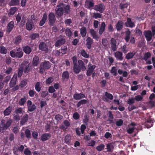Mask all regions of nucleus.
Segmentation results:
<instances>
[{
    "instance_id": "nucleus-1",
    "label": "nucleus",
    "mask_w": 155,
    "mask_h": 155,
    "mask_svg": "<svg viewBox=\"0 0 155 155\" xmlns=\"http://www.w3.org/2000/svg\"><path fill=\"white\" fill-rule=\"evenodd\" d=\"M12 122V119L8 120L6 122L4 119H2L0 122V132L3 133L5 130H7L11 125Z\"/></svg>"
},
{
    "instance_id": "nucleus-2",
    "label": "nucleus",
    "mask_w": 155,
    "mask_h": 155,
    "mask_svg": "<svg viewBox=\"0 0 155 155\" xmlns=\"http://www.w3.org/2000/svg\"><path fill=\"white\" fill-rule=\"evenodd\" d=\"M51 64L48 61H45L41 62L40 66V73L43 74L46 70L49 69L51 68Z\"/></svg>"
},
{
    "instance_id": "nucleus-3",
    "label": "nucleus",
    "mask_w": 155,
    "mask_h": 155,
    "mask_svg": "<svg viewBox=\"0 0 155 155\" xmlns=\"http://www.w3.org/2000/svg\"><path fill=\"white\" fill-rule=\"evenodd\" d=\"M21 67H23L24 72L25 73H28L30 71L31 68V65L30 64L26 62H22L21 64Z\"/></svg>"
},
{
    "instance_id": "nucleus-4",
    "label": "nucleus",
    "mask_w": 155,
    "mask_h": 155,
    "mask_svg": "<svg viewBox=\"0 0 155 155\" xmlns=\"http://www.w3.org/2000/svg\"><path fill=\"white\" fill-rule=\"evenodd\" d=\"M105 8V6L103 3H101L94 6V9L97 12L101 13H103Z\"/></svg>"
},
{
    "instance_id": "nucleus-5",
    "label": "nucleus",
    "mask_w": 155,
    "mask_h": 155,
    "mask_svg": "<svg viewBox=\"0 0 155 155\" xmlns=\"http://www.w3.org/2000/svg\"><path fill=\"white\" fill-rule=\"evenodd\" d=\"M96 68L94 65H92L89 63L87 66V70L86 75L87 76H90L93 73Z\"/></svg>"
},
{
    "instance_id": "nucleus-6",
    "label": "nucleus",
    "mask_w": 155,
    "mask_h": 155,
    "mask_svg": "<svg viewBox=\"0 0 155 155\" xmlns=\"http://www.w3.org/2000/svg\"><path fill=\"white\" fill-rule=\"evenodd\" d=\"M56 18L54 13L51 12L48 15L49 24L50 26H53L56 21Z\"/></svg>"
},
{
    "instance_id": "nucleus-7",
    "label": "nucleus",
    "mask_w": 155,
    "mask_h": 155,
    "mask_svg": "<svg viewBox=\"0 0 155 155\" xmlns=\"http://www.w3.org/2000/svg\"><path fill=\"white\" fill-rule=\"evenodd\" d=\"M110 50L113 51H115L117 49V41L116 40L113 38H112L110 40Z\"/></svg>"
},
{
    "instance_id": "nucleus-8",
    "label": "nucleus",
    "mask_w": 155,
    "mask_h": 155,
    "mask_svg": "<svg viewBox=\"0 0 155 155\" xmlns=\"http://www.w3.org/2000/svg\"><path fill=\"white\" fill-rule=\"evenodd\" d=\"M144 35L147 41H150L151 40L152 37L153 36V35L151 32L150 30L145 31Z\"/></svg>"
},
{
    "instance_id": "nucleus-9",
    "label": "nucleus",
    "mask_w": 155,
    "mask_h": 155,
    "mask_svg": "<svg viewBox=\"0 0 155 155\" xmlns=\"http://www.w3.org/2000/svg\"><path fill=\"white\" fill-rule=\"evenodd\" d=\"M125 26L132 28L135 26V25L134 23L132 21L131 18H127V21L124 24Z\"/></svg>"
},
{
    "instance_id": "nucleus-10",
    "label": "nucleus",
    "mask_w": 155,
    "mask_h": 155,
    "mask_svg": "<svg viewBox=\"0 0 155 155\" xmlns=\"http://www.w3.org/2000/svg\"><path fill=\"white\" fill-rule=\"evenodd\" d=\"M34 27L32 20H28L26 24V28L28 31H31Z\"/></svg>"
},
{
    "instance_id": "nucleus-11",
    "label": "nucleus",
    "mask_w": 155,
    "mask_h": 155,
    "mask_svg": "<svg viewBox=\"0 0 155 155\" xmlns=\"http://www.w3.org/2000/svg\"><path fill=\"white\" fill-rule=\"evenodd\" d=\"M123 53L119 51H117L114 53V55L118 61H122L123 60Z\"/></svg>"
},
{
    "instance_id": "nucleus-12",
    "label": "nucleus",
    "mask_w": 155,
    "mask_h": 155,
    "mask_svg": "<svg viewBox=\"0 0 155 155\" xmlns=\"http://www.w3.org/2000/svg\"><path fill=\"white\" fill-rule=\"evenodd\" d=\"M65 39L64 38H61V39L58 40L55 42V47H60L61 45L64 44L65 42Z\"/></svg>"
},
{
    "instance_id": "nucleus-13",
    "label": "nucleus",
    "mask_w": 155,
    "mask_h": 155,
    "mask_svg": "<svg viewBox=\"0 0 155 155\" xmlns=\"http://www.w3.org/2000/svg\"><path fill=\"white\" fill-rule=\"evenodd\" d=\"M14 26V22L13 21H10L8 24L6 31L8 33H10L12 30Z\"/></svg>"
},
{
    "instance_id": "nucleus-14",
    "label": "nucleus",
    "mask_w": 155,
    "mask_h": 155,
    "mask_svg": "<svg viewBox=\"0 0 155 155\" xmlns=\"http://www.w3.org/2000/svg\"><path fill=\"white\" fill-rule=\"evenodd\" d=\"M114 143L113 142L108 143L106 145V149L108 152H112L114 149Z\"/></svg>"
},
{
    "instance_id": "nucleus-15",
    "label": "nucleus",
    "mask_w": 155,
    "mask_h": 155,
    "mask_svg": "<svg viewBox=\"0 0 155 155\" xmlns=\"http://www.w3.org/2000/svg\"><path fill=\"white\" fill-rule=\"evenodd\" d=\"M39 49L42 51H47L48 48L46 44L43 42H41L39 45Z\"/></svg>"
},
{
    "instance_id": "nucleus-16",
    "label": "nucleus",
    "mask_w": 155,
    "mask_h": 155,
    "mask_svg": "<svg viewBox=\"0 0 155 155\" xmlns=\"http://www.w3.org/2000/svg\"><path fill=\"white\" fill-rule=\"evenodd\" d=\"M51 137V135L50 133H45L42 134L41 136V140L44 141L48 140Z\"/></svg>"
},
{
    "instance_id": "nucleus-17",
    "label": "nucleus",
    "mask_w": 155,
    "mask_h": 155,
    "mask_svg": "<svg viewBox=\"0 0 155 155\" xmlns=\"http://www.w3.org/2000/svg\"><path fill=\"white\" fill-rule=\"evenodd\" d=\"M12 110V107L11 106H9L6 108L3 111V114L4 116H9L11 113Z\"/></svg>"
},
{
    "instance_id": "nucleus-18",
    "label": "nucleus",
    "mask_w": 155,
    "mask_h": 155,
    "mask_svg": "<svg viewBox=\"0 0 155 155\" xmlns=\"http://www.w3.org/2000/svg\"><path fill=\"white\" fill-rule=\"evenodd\" d=\"M85 97V95L82 93H75L73 95V98L75 100H79Z\"/></svg>"
},
{
    "instance_id": "nucleus-19",
    "label": "nucleus",
    "mask_w": 155,
    "mask_h": 155,
    "mask_svg": "<svg viewBox=\"0 0 155 155\" xmlns=\"http://www.w3.org/2000/svg\"><path fill=\"white\" fill-rule=\"evenodd\" d=\"M124 27V23L121 21L119 20L116 25V28L117 31H121Z\"/></svg>"
},
{
    "instance_id": "nucleus-20",
    "label": "nucleus",
    "mask_w": 155,
    "mask_h": 155,
    "mask_svg": "<svg viewBox=\"0 0 155 155\" xmlns=\"http://www.w3.org/2000/svg\"><path fill=\"white\" fill-rule=\"evenodd\" d=\"M29 116L27 114H25L22 117L21 120L20 122V125L23 126L28 121Z\"/></svg>"
},
{
    "instance_id": "nucleus-21",
    "label": "nucleus",
    "mask_w": 155,
    "mask_h": 155,
    "mask_svg": "<svg viewBox=\"0 0 155 155\" xmlns=\"http://www.w3.org/2000/svg\"><path fill=\"white\" fill-rule=\"evenodd\" d=\"M105 96L106 97H104L103 98V100L106 102H107L108 101V99L110 100H112L113 98V95L107 92H105Z\"/></svg>"
},
{
    "instance_id": "nucleus-22",
    "label": "nucleus",
    "mask_w": 155,
    "mask_h": 155,
    "mask_svg": "<svg viewBox=\"0 0 155 155\" xmlns=\"http://www.w3.org/2000/svg\"><path fill=\"white\" fill-rule=\"evenodd\" d=\"M22 50L24 52L27 54H29L32 51V49L29 46H25L22 47Z\"/></svg>"
},
{
    "instance_id": "nucleus-23",
    "label": "nucleus",
    "mask_w": 155,
    "mask_h": 155,
    "mask_svg": "<svg viewBox=\"0 0 155 155\" xmlns=\"http://www.w3.org/2000/svg\"><path fill=\"white\" fill-rule=\"evenodd\" d=\"M86 47L88 49H90L91 48V45L93 43V40L90 37H88L86 39Z\"/></svg>"
},
{
    "instance_id": "nucleus-24",
    "label": "nucleus",
    "mask_w": 155,
    "mask_h": 155,
    "mask_svg": "<svg viewBox=\"0 0 155 155\" xmlns=\"http://www.w3.org/2000/svg\"><path fill=\"white\" fill-rule=\"evenodd\" d=\"M106 26V25L104 22H102L101 23L99 30V34L100 35H101L104 31Z\"/></svg>"
},
{
    "instance_id": "nucleus-25",
    "label": "nucleus",
    "mask_w": 155,
    "mask_h": 155,
    "mask_svg": "<svg viewBox=\"0 0 155 155\" xmlns=\"http://www.w3.org/2000/svg\"><path fill=\"white\" fill-rule=\"evenodd\" d=\"M47 15L45 13H44L42 18L39 22V25L40 26H43L45 24L47 19Z\"/></svg>"
},
{
    "instance_id": "nucleus-26",
    "label": "nucleus",
    "mask_w": 155,
    "mask_h": 155,
    "mask_svg": "<svg viewBox=\"0 0 155 155\" xmlns=\"http://www.w3.org/2000/svg\"><path fill=\"white\" fill-rule=\"evenodd\" d=\"M23 52H22L21 49L19 48L17 49V52L16 53V58H20L23 56Z\"/></svg>"
},
{
    "instance_id": "nucleus-27",
    "label": "nucleus",
    "mask_w": 155,
    "mask_h": 155,
    "mask_svg": "<svg viewBox=\"0 0 155 155\" xmlns=\"http://www.w3.org/2000/svg\"><path fill=\"white\" fill-rule=\"evenodd\" d=\"M14 41V43L15 45H19L21 42L22 36L20 35L17 36L15 38Z\"/></svg>"
},
{
    "instance_id": "nucleus-28",
    "label": "nucleus",
    "mask_w": 155,
    "mask_h": 155,
    "mask_svg": "<svg viewBox=\"0 0 155 155\" xmlns=\"http://www.w3.org/2000/svg\"><path fill=\"white\" fill-rule=\"evenodd\" d=\"M131 33V32L130 31L129 29H127V30L126 31H125L124 39L127 42H128L129 41Z\"/></svg>"
},
{
    "instance_id": "nucleus-29",
    "label": "nucleus",
    "mask_w": 155,
    "mask_h": 155,
    "mask_svg": "<svg viewBox=\"0 0 155 155\" xmlns=\"http://www.w3.org/2000/svg\"><path fill=\"white\" fill-rule=\"evenodd\" d=\"M69 74L68 71H64L62 75V79L63 81L68 80L69 79Z\"/></svg>"
},
{
    "instance_id": "nucleus-30",
    "label": "nucleus",
    "mask_w": 155,
    "mask_h": 155,
    "mask_svg": "<svg viewBox=\"0 0 155 155\" xmlns=\"http://www.w3.org/2000/svg\"><path fill=\"white\" fill-rule=\"evenodd\" d=\"M81 69L78 64L74 65L73 71L75 74H78L81 71Z\"/></svg>"
},
{
    "instance_id": "nucleus-31",
    "label": "nucleus",
    "mask_w": 155,
    "mask_h": 155,
    "mask_svg": "<svg viewBox=\"0 0 155 155\" xmlns=\"http://www.w3.org/2000/svg\"><path fill=\"white\" fill-rule=\"evenodd\" d=\"M78 63L79 66L81 69V70L83 71H84L86 68V67L85 66L83 61L81 60H79L78 61Z\"/></svg>"
},
{
    "instance_id": "nucleus-32",
    "label": "nucleus",
    "mask_w": 155,
    "mask_h": 155,
    "mask_svg": "<svg viewBox=\"0 0 155 155\" xmlns=\"http://www.w3.org/2000/svg\"><path fill=\"white\" fill-rule=\"evenodd\" d=\"M63 12L64 8L62 7L59 8L56 10V13L57 15L59 17L63 15Z\"/></svg>"
},
{
    "instance_id": "nucleus-33",
    "label": "nucleus",
    "mask_w": 155,
    "mask_h": 155,
    "mask_svg": "<svg viewBox=\"0 0 155 155\" xmlns=\"http://www.w3.org/2000/svg\"><path fill=\"white\" fill-rule=\"evenodd\" d=\"M27 100V97L24 96L21 98L18 102V104L21 106H23L25 104Z\"/></svg>"
},
{
    "instance_id": "nucleus-34",
    "label": "nucleus",
    "mask_w": 155,
    "mask_h": 155,
    "mask_svg": "<svg viewBox=\"0 0 155 155\" xmlns=\"http://www.w3.org/2000/svg\"><path fill=\"white\" fill-rule=\"evenodd\" d=\"M87 34L86 28L83 27L80 29V34L82 37H85Z\"/></svg>"
},
{
    "instance_id": "nucleus-35",
    "label": "nucleus",
    "mask_w": 155,
    "mask_h": 155,
    "mask_svg": "<svg viewBox=\"0 0 155 155\" xmlns=\"http://www.w3.org/2000/svg\"><path fill=\"white\" fill-rule=\"evenodd\" d=\"M39 58L38 56H35L33 58L32 64L34 66H37L39 63Z\"/></svg>"
},
{
    "instance_id": "nucleus-36",
    "label": "nucleus",
    "mask_w": 155,
    "mask_h": 155,
    "mask_svg": "<svg viewBox=\"0 0 155 155\" xmlns=\"http://www.w3.org/2000/svg\"><path fill=\"white\" fill-rule=\"evenodd\" d=\"M39 35L38 33H33L31 34L29 36V38L32 40L36 39L39 38Z\"/></svg>"
},
{
    "instance_id": "nucleus-37",
    "label": "nucleus",
    "mask_w": 155,
    "mask_h": 155,
    "mask_svg": "<svg viewBox=\"0 0 155 155\" xmlns=\"http://www.w3.org/2000/svg\"><path fill=\"white\" fill-rule=\"evenodd\" d=\"M135 54V52H129L126 55V58L127 59L129 60L131 58H132Z\"/></svg>"
},
{
    "instance_id": "nucleus-38",
    "label": "nucleus",
    "mask_w": 155,
    "mask_h": 155,
    "mask_svg": "<svg viewBox=\"0 0 155 155\" xmlns=\"http://www.w3.org/2000/svg\"><path fill=\"white\" fill-rule=\"evenodd\" d=\"M80 53L83 57L85 58H88L89 57V54H87L84 49H82L81 50Z\"/></svg>"
},
{
    "instance_id": "nucleus-39",
    "label": "nucleus",
    "mask_w": 155,
    "mask_h": 155,
    "mask_svg": "<svg viewBox=\"0 0 155 155\" xmlns=\"http://www.w3.org/2000/svg\"><path fill=\"white\" fill-rule=\"evenodd\" d=\"M24 71V69L23 67H21V66L20 67L18 68V77L20 78L23 74V73Z\"/></svg>"
},
{
    "instance_id": "nucleus-40",
    "label": "nucleus",
    "mask_w": 155,
    "mask_h": 155,
    "mask_svg": "<svg viewBox=\"0 0 155 155\" xmlns=\"http://www.w3.org/2000/svg\"><path fill=\"white\" fill-rule=\"evenodd\" d=\"M71 139V136L70 134H67L65 137L64 140L65 143L68 144L70 143V141Z\"/></svg>"
},
{
    "instance_id": "nucleus-41",
    "label": "nucleus",
    "mask_w": 155,
    "mask_h": 155,
    "mask_svg": "<svg viewBox=\"0 0 155 155\" xmlns=\"http://www.w3.org/2000/svg\"><path fill=\"white\" fill-rule=\"evenodd\" d=\"M18 9L16 7H12L10 9V12H9L8 14L10 15H13L15 14Z\"/></svg>"
},
{
    "instance_id": "nucleus-42",
    "label": "nucleus",
    "mask_w": 155,
    "mask_h": 155,
    "mask_svg": "<svg viewBox=\"0 0 155 155\" xmlns=\"http://www.w3.org/2000/svg\"><path fill=\"white\" fill-rule=\"evenodd\" d=\"M54 81L53 77H50L47 78L45 81V83L46 85H50Z\"/></svg>"
},
{
    "instance_id": "nucleus-43",
    "label": "nucleus",
    "mask_w": 155,
    "mask_h": 155,
    "mask_svg": "<svg viewBox=\"0 0 155 155\" xmlns=\"http://www.w3.org/2000/svg\"><path fill=\"white\" fill-rule=\"evenodd\" d=\"M151 54L149 52H147L144 54V57L143 59L145 61L147 60L148 59L151 57Z\"/></svg>"
},
{
    "instance_id": "nucleus-44",
    "label": "nucleus",
    "mask_w": 155,
    "mask_h": 155,
    "mask_svg": "<svg viewBox=\"0 0 155 155\" xmlns=\"http://www.w3.org/2000/svg\"><path fill=\"white\" fill-rule=\"evenodd\" d=\"M36 108L35 105L34 104H33L32 105L28 107V111L29 112H32L34 111Z\"/></svg>"
},
{
    "instance_id": "nucleus-45",
    "label": "nucleus",
    "mask_w": 155,
    "mask_h": 155,
    "mask_svg": "<svg viewBox=\"0 0 155 155\" xmlns=\"http://www.w3.org/2000/svg\"><path fill=\"white\" fill-rule=\"evenodd\" d=\"M65 34L68 37L70 38L71 36L72 32L70 29L67 28L65 29Z\"/></svg>"
},
{
    "instance_id": "nucleus-46",
    "label": "nucleus",
    "mask_w": 155,
    "mask_h": 155,
    "mask_svg": "<svg viewBox=\"0 0 155 155\" xmlns=\"http://www.w3.org/2000/svg\"><path fill=\"white\" fill-rule=\"evenodd\" d=\"M35 90L38 92H40L41 89V87L40 86V83L39 82H37L35 86Z\"/></svg>"
},
{
    "instance_id": "nucleus-47",
    "label": "nucleus",
    "mask_w": 155,
    "mask_h": 155,
    "mask_svg": "<svg viewBox=\"0 0 155 155\" xmlns=\"http://www.w3.org/2000/svg\"><path fill=\"white\" fill-rule=\"evenodd\" d=\"M153 120L152 119L150 118H148L146 121V125H147V123H149L150 124V125H149L148 126H147V127L149 128L150 127H151L153 126V124L151 123H153Z\"/></svg>"
},
{
    "instance_id": "nucleus-48",
    "label": "nucleus",
    "mask_w": 155,
    "mask_h": 155,
    "mask_svg": "<svg viewBox=\"0 0 155 155\" xmlns=\"http://www.w3.org/2000/svg\"><path fill=\"white\" fill-rule=\"evenodd\" d=\"M105 147L104 144L103 143H101L99 146H97L96 147V150L99 151H100L103 150Z\"/></svg>"
},
{
    "instance_id": "nucleus-49",
    "label": "nucleus",
    "mask_w": 155,
    "mask_h": 155,
    "mask_svg": "<svg viewBox=\"0 0 155 155\" xmlns=\"http://www.w3.org/2000/svg\"><path fill=\"white\" fill-rule=\"evenodd\" d=\"M25 134L26 137L28 139H29L31 138V134L30 130L28 129H26L25 131Z\"/></svg>"
},
{
    "instance_id": "nucleus-50",
    "label": "nucleus",
    "mask_w": 155,
    "mask_h": 155,
    "mask_svg": "<svg viewBox=\"0 0 155 155\" xmlns=\"http://www.w3.org/2000/svg\"><path fill=\"white\" fill-rule=\"evenodd\" d=\"M0 53L3 54H6L7 53V50L3 46L0 47Z\"/></svg>"
},
{
    "instance_id": "nucleus-51",
    "label": "nucleus",
    "mask_w": 155,
    "mask_h": 155,
    "mask_svg": "<svg viewBox=\"0 0 155 155\" xmlns=\"http://www.w3.org/2000/svg\"><path fill=\"white\" fill-rule=\"evenodd\" d=\"M64 10L66 14H68L70 12V6L69 5H66L64 8Z\"/></svg>"
},
{
    "instance_id": "nucleus-52",
    "label": "nucleus",
    "mask_w": 155,
    "mask_h": 155,
    "mask_svg": "<svg viewBox=\"0 0 155 155\" xmlns=\"http://www.w3.org/2000/svg\"><path fill=\"white\" fill-rule=\"evenodd\" d=\"M128 5V4L127 3H124L122 2L120 5V8L121 9H124L125 8H127Z\"/></svg>"
},
{
    "instance_id": "nucleus-53",
    "label": "nucleus",
    "mask_w": 155,
    "mask_h": 155,
    "mask_svg": "<svg viewBox=\"0 0 155 155\" xmlns=\"http://www.w3.org/2000/svg\"><path fill=\"white\" fill-rule=\"evenodd\" d=\"M110 72L111 73L113 74V75L114 76H117V69L115 67H112Z\"/></svg>"
},
{
    "instance_id": "nucleus-54",
    "label": "nucleus",
    "mask_w": 155,
    "mask_h": 155,
    "mask_svg": "<svg viewBox=\"0 0 155 155\" xmlns=\"http://www.w3.org/2000/svg\"><path fill=\"white\" fill-rule=\"evenodd\" d=\"M93 17L95 19L101 18V15L99 13L94 12L93 14Z\"/></svg>"
},
{
    "instance_id": "nucleus-55",
    "label": "nucleus",
    "mask_w": 155,
    "mask_h": 155,
    "mask_svg": "<svg viewBox=\"0 0 155 155\" xmlns=\"http://www.w3.org/2000/svg\"><path fill=\"white\" fill-rule=\"evenodd\" d=\"M143 97L140 95H137L135 96L134 99L137 101H142L143 99Z\"/></svg>"
},
{
    "instance_id": "nucleus-56",
    "label": "nucleus",
    "mask_w": 155,
    "mask_h": 155,
    "mask_svg": "<svg viewBox=\"0 0 155 155\" xmlns=\"http://www.w3.org/2000/svg\"><path fill=\"white\" fill-rule=\"evenodd\" d=\"M16 81L12 79L9 83V87L10 88L13 87L16 84Z\"/></svg>"
},
{
    "instance_id": "nucleus-57",
    "label": "nucleus",
    "mask_w": 155,
    "mask_h": 155,
    "mask_svg": "<svg viewBox=\"0 0 155 155\" xmlns=\"http://www.w3.org/2000/svg\"><path fill=\"white\" fill-rule=\"evenodd\" d=\"M63 118V117L61 114H58L56 115L55 117V119L57 122L61 120Z\"/></svg>"
},
{
    "instance_id": "nucleus-58",
    "label": "nucleus",
    "mask_w": 155,
    "mask_h": 155,
    "mask_svg": "<svg viewBox=\"0 0 155 155\" xmlns=\"http://www.w3.org/2000/svg\"><path fill=\"white\" fill-rule=\"evenodd\" d=\"M134 99L133 97L129 99L127 101V103L129 105H131L135 102Z\"/></svg>"
},
{
    "instance_id": "nucleus-59",
    "label": "nucleus",
    "mask_w": 155,
    "mask_h": 155,
    "mask_svg": "<svg viewBox=\"0 0 155 155\" xmlns=\"http://www.w3.org/2000/svg\"><path fill=\"white\" fill-rule=\"evenodd\" d=\"M87 5L88 4V8H90L94 6V3L92 0H91L87 2L86 3Z\"/></svg>"
},
{
    "instance_id": "nucleus-60",
    "label": "nucleus",
    "mask_w": 155,
    "mask_h": 155,
    "mask_svg": "<svg viewBox=\"0 0 155 155\" xmlns=\"http://www.w3.org/2000/svg\"><path fill=\"white\" fill-rule=\"evenodd\" d=\"M102 43L104 47H106L107 45L108 41L106 38H104L102 39Z\"/></svg>"
},
{
    "instance_id": "nucleus-61",
    "label": "nucleus",
    "mask_w": 155,
    "mask_h": 155,
    "mask_svg": "<svg viewBox=\"0 0 155 155\" xmlns=\"http://www.w3.org/2000/svg\"><path fill=\"white\" fill-rule=\"evenodd\" d=\"M20 0H11V2L12 5H17L19 3Z\"/></svg>"
},
{
    "instance_id": "nucleus-62",
    "label": "nucleus",
    "mask_w": 155,
    "mask_h": 155,
    "mask_svg": "<svg viewBox=\"0 0 155 155\" xmlns=\"http://www.w3.org/2000/svg\"><path fill=\"white\" fill-rule=\"evenodd\" d=\"M61 53L62 54H65L67 53V47L66 46H64L63 47H61Z\"/></svg>"
},
{
    "instance_id": "nucleus-63",
    "label": "nucleus",
    "mask_w": 155,
    "mask_h": 155,
    "mask_svg": "<svg viewBox=\"0 0 155 155\" xmlns=\"http://www.w3.org/2000/svg\"><path fill=\"white\" fill-rule=\"evenodd\" d=\"M27 83V80H23L21 82L20 86L21 87H23L26 85Z\"/></svg>"
},
{
    "instance_id": "nucleus-64",
    "label": "nucleus",
    "mask_w": 155,
    "mask_h": 155,
    "mask_svg": "<svg viewBox=\"0 0 155 155\" xmlns=\"http://www.w3.org/2000/svg\"><path fill=\"white\" fill-rule=\"evenodd\" d=\"M73 117L74 119L78 120L80 118V115L77 112H75L73 114Z\"/></svg>"
}]
</instances>
